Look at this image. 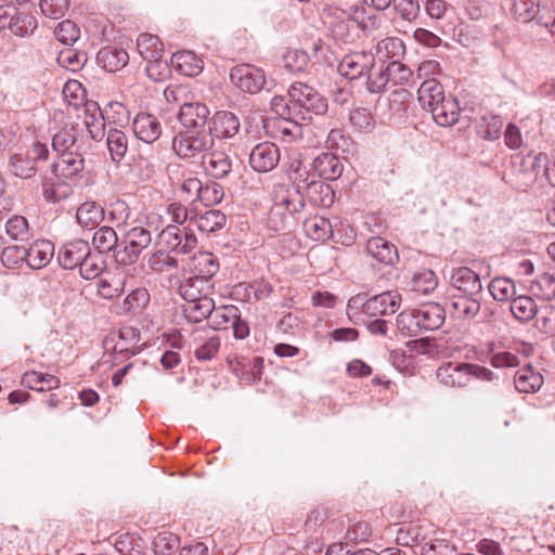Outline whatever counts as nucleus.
<instances>
[{"mask_svg":"<svg viewBox=\"0 0 555 555\" xmlns=\"http://www.w3.org/2000/svg\"><path fill=\"white\" fill-rule=\"evenodd\" d=\"M122 248L116 250L115 259L119 264L134 263L142 251L152 244V233L144 227H133L122 237Z\"/></svg>","mask_w":555,"mask_h":555,"instance_id":"obj_6","label":"nucleus"},{"mask_svg":"<svg viewBox=\"0 0 555 555\" xmlns=\"http://www.w3.org/2000/svg\"><path fill=\"white\" fill-rule=\"evenodd\" d=\"M326 146L335 152L349 154L352 151L353 142L340 129H332L326 139Z\"/></svg>","mask_w":555,"mask_h":555,"instance_id":"obj_57","label":"nucleus"},{"mask_svg":"<svg viewBox=\"0 0 555 555\" xmlns=\"http://www.w3.org/2000/svg\"><path fill=\"white\" fill-rule=\"evenodd\" d=\"M437 378L448 387H465L470 382L469 363L448 362L438 369Z\"/></svg>","mask_w":555,"mask_h":555,"instance_id":"obj_19","label":"nucleus"},{"mask_svg":"<svg viewBox=\"0 0 555 555\" xmlns=\"http://www.w3.org/2000/svg\"><path fill=\"white\" fill-rule=\"evenodd\" d=\"M509 309L520 322H528L538 313V306L529 296H515L511 301Z\"/></svg>","mask_w":555,"mask_h":555,"instance_id":"obj_41","label":"nucleus"},{"mask_svg":"<svg viewBox=\"0 0 555 555\" xmlns=\"http://www.w3.org/2000/svg\"><path fill=\"white\" fill-rule=\"evenodd\" d=\"M375 66V57L371 52L357 51L343 57L338 65V72L349 80L358 79L366 75Z\"/></svg>","mask_w":555,"mask_h":555,"instance_id":"obj_11","label":"nucleus"},{"mask_svg":"<svg viewBox=\"0 0 555 555\" xmlns=\"http://www.w3.org/2000/svg\"><path fill=\"white\" fill-rule=\"evenodd\" d=\"M209 108L201 102H184L180 105L178 119L182 130L211 131Z\"/></svg>","mask_w":555,"mask_h":555,"instance_id":"obj_9","label":"nucleus"},{"mask_svg":"<svg viewBox=\"0 0 555 555\" xmlns=\"http://www.w3.org/2000/svg\"><path fill=\"white\" fill-rule=\"evenodd\" d=\"M399 331L408 336H416L422 332L420 318H416V310L402 311L397 317Z\"/></svg>","mask_w":555,"mask_h":555,"instance_id":"obj_51","label":"nucleus"},{"mask_svg":"<svg viewBox=\"0 0 555 555\" xmlns=\"http://www.w3.org/2000/svg\"><path fill=\"white\" fill-rule=\"evenodd\" d=\"M215 130L222 138H233L240 130V120L229 111L218 112L214 116Z\"/></svg>","mask_w":555,"mask_h":555,"instance_id":"obj_38","label":"nucleus"},{"mask_svg":"<svg viewBox=\"0 0 555 555\" xmlns=\"http://www.w3.org/2000/svg\"><path fill=\"white\" fill-rule=\"evenodd\" d=\"M171 64L185 76H196L203 69V61L191 51H179L172 54Z\"/></svg>","mask_w":555,"mask_h":555,"instance_id":"obj_32","label":"nucleus"},{"mask_svg":"<svg viewBox=\"0 0 555 555\" xmlns=\"http://www.w3.org/2000/svg\"><path fill=\"white\" fill-rule=\"evenodd\" d=\"M106 145L112 160L119 163L128 151V137L121 130L109 129L106 134Z\"/></svg>","mask_w":555,"mask_h":555,"instance_id":"obj_37","label":"nucleus"},{"mask_svg":"<svg viewBox=\"0 0 555 555\" xmlns=\"http://www.w3.org/2000/svg\"><path fill=\"white\" fill-rule=\"evenodd\" d=\"M85 145L86 135H83V127L79 124H66L52 137V147L57 154L82 151Z\"/></svg>","mask_w":555,"mask_h":555,"instance_id":"obj_10","label":"nucleus"},{"mask_svg":"<svg viewBox=\"0 0 555 555\" xmlns=\"http://www.w3.org/2000/svg\"><path fill=\"white\" fill-rule=\"evenodd\" d=\"M1 262L8 269H17L26 263V247L13 245L4 247L1 253Z\"/></svg>","mask_w":555,"mask_h":555,"instance_id":"obj_50","label":"nucleus"},{"mask_svg":"<svg viewBox=\"0 0 555 555\" xmlns=\"http://www.w3.org/2000/svg\"><path fill=\"white\" fill-rule=\"evenodd\" d=\"M389 83L388 72L383 64L377 69H372L366 74V89L371 93H380Z\"/></svg>","mask_w":555,"mask_h":555,"instance_id":"obj_52","label":"nucleus"},{"mask_svg":"<svg viewBox=\"0 0 555 555\" xmlns=\"http://www.w3.org/2000/svg\"><path fill=\"white\" fill-rule=\"evenodd\" d=\"M179 542L175 533H158L153 541L154 552L156 555H170L179 546Z\"/></svg>","mask_w":555,"mask_h":555,"instance_id":"obj_58","label":"nucleus"},{"mask_svg":"<svg viewBox=\"0 0 555 555\" xmlns=\"http://www.w3.org/2000/svg\"><path fill=\"white\" fill-rule=\"evenodd\" d=\"M511 12L518 22L529 23L540 12L539 0H512Z\"/></svg>","mask_w":555,"mask_h":555,"instance_id":"obj_43","label":"nucleus"},{"mask_svg":"<svg viewBox=\"0 0 555 555\" xmlns=\"http://www.w3.org/2000/svg\"><path fill=\"white\" fill-rule=\"evenodd\" d=\"M240 312L238 308L229 305V306H214V312L208 318L209 325L215 331L224 330L228 325H231L233 321H237V313Z\"/></svg>","mask_w":555,"mask_h":555,"instance_id":"obj_40","label":"nucleus"},{"mask_svg":"<svg viewBox=\"0 0 555 555\" xmlns=\"http://www.w3.org/2000/svg\"><path fill=\"white\" fill-rule=\"evenodd\" d=\"M68 0H40V10L47 17L59 20L68 10Z\"/></svg>","mask_w":555,"mask_h":555,"instance_id":"obj_64","label":"nucleus"},{"mask_svg":"<svg viewBox=\"0 0 555 555\" xmlns=\"http://www.w3.org/2000/svg\"><path fill=\"white\" fill-rule=\"evenodd\" d=\"M107 220L115 223L117 227L122 225L127 222L130 217V208L128 204L122 199H116L111 203L107 208Z\"/></svg>","mask_w":555,"mask_h":555,"instance_id":"obj_60","label":"nucleus"},{"mask_svg":"<svg viewBox=\"0 0 555 555\" xmlns=\"http://www.w3.org/2000/svg\"><path fill=\"white\" fill-rule=\"evenodd\" d=\"M26 264L39 270L48 266L54 255V245L48 240H37L26 248Z\"/></svg>","mask_w":555,"mask_h":555,"instance_id":"obj_22","label":"nucleus"},{"mask_svg":"<svg viewBox=\"0 0 555 555\" xmlns=\"http://www.w3.org/2000/svg\"><path fill=\"white\" fill-rule=\"evenodd\" d=\"M118 236L116 231L108 225L99 228L92 237V244L100 254L118 250Z\"/></svg>","mask_w":555,"mask_h":555,"instance_id":"obj_39","label":"nucleus"},{"mask_svg":"<svg viewBox=\"0 0 555 555\" xmlns=\"http://www.w3.org/2000/svg\"><path fill=\"white\" fill-rule=\"evenodd\" d=\"M280 162V150L274 143L257 144L249 154V164L258 172L273 170Z\"/></svg>","mask_w":555,"mask_h":555,"instance_id":"obj_15","label":"nucleus"},{"mask_svg":"<svg viewBox=\"0 0 555 555\" xmlns=\"http://www.w3.org/2000/svg\"><path fill=\"white\" fill-rule=\"evenodd\" d=\"M37 28L36 18L27 13H20L16 10L15 16L9 27V29L16 36L24 37L34 33Z\"/></svg>","mask_w":555,"mask_h":555,"instance_id":"obj_49","label":"nucleus"},{"mask_svg":"<svg viewBox=\"0 0 555 555\" xmlns=\"http://www.w3.org/2000/svg\"><path fill=\"white\" fill-rule=\"evenodd\" d=\"M301 194L305 201L315 207H330L334 203V192L323 181L311 180Z\"/></svg>","mask_w":555,"mask_h":555,"instance_id":"obj_23","label":"nucleus"},{"mask_svg":"<svg viewBox=\"0 0 555 555\" xmlns=\"http://www.w3.org/2000/svg\"><path fill=\"white\" fill-rule=\"evenodd\" d=\"M401 295L397 291L384 292L366 299L365 314L371 317L393 314L400 307Z\"/></svg>","mask_w":555,"mask_h":555,"instance_id":"obj_18","label":"nucleus"},{"mask_svg":"<svg viewBox=\"0 0 555 555\" xmlns=\"http://www.w3.org/2000/svg\"><path fill=\"white\" fill-rule=\"evenodd\" d=\"M514 385L519 392L534 393L542 387L543 376L531 365H527L516 372Z\"/></svg>","mask_w":555,"mask_h":555,"instance_id":"obj_27","label":"nucleus"},{"mask_svg":"<svg viewBox=\"0 0 555 555\" xmlns=\"http://www.w3.org/2000/svg\"><path fill=\"white\" fill-rule=\"evenodd\" d=\"M535 327L544 334H555V308L553 306H543L538 309L535 314Z\"/></svg>","mask_w":555,"mask_h":555,"instance_id":"obj_54","label":"nucleus"},{"mask_svg":"<svg viewBox=\"0 0 555 555\" xmlns=\"http://www.w3.org/2000/svg\"><path fill=\"white\" fill-rule=\"evenodd\" d=\"M209 287L207 280L194 275L181 282L179 285V294L185 302L195 301L202 298H209L207 296Z\"/></svg>","mask_w":555,"mask_h":555,"instance_id":"obj_31","label":"nucleus"},{"mask_svg":"<svg viewBox=\"0 0 555 555\" xmlns=\"http://www.w3.org/2000/svg\"><path fill=\"white\" fill-rule=\"evenodd\" d=\"M503 121L499 116H485L482 124L478 126L479 134L487 140H495L500 137Z\"/></svg>","mask_w":555,"mask_h":555,"instance_id":"obj_61","label":"nucleus"},{"mask_svg":"<svg viewBox=\"0 0 555 555\" xmlns=\"http://www.w3.org/2000/svg\"><path fill=\"white\" fill-rule=\"evenodd\" d=\"M129 55L124 49L104 47L96 54L98 64L106 72L114 73L128 64Z\"/></svg>","mask_w":555,"mask_h":555,"instance_id":"obj_25","label":"nucleus"},{"mask_svg":"<svg viewBox=\"0 0 555 555\" xmlns=\"http://www.w3.org/2000/svg\"><path fill=\"white\" fill-rule=\"evenodd\" d=\"M310 62V57L308 53L304 50L299 49H291L285 52L283 55L284 67L289 73H300L304 72Z\"/></svg>","mask_w":555,"mask_h":555,"instance_id":"obj_47","label":"nucleus"},{"mask_svg":"<svg viewBox=\"0 0 555 555\" xmlns=\"http://www.w3.org/2000/svg\"><path fill=\"white\" fill-rule=\"evenodd\" d=\"M231 371L246 384H253L261 378L263 361L256 357L253 359L228 360Z\"/></svg>","mask_w":555,"mask_h":555,"instance_id":"obj_21","label":"nucleus"},{"mask_svg":"<svg viewBox=\"0 0 555 555\" xmlns=\"http://www.w3.org/2000/svg\"><path fill=\"white\" fill-rule=\"evenodd\" d=\"M450 284L455 291L465 296H480L482 293L480 273L469 267L452 269Z\"/></svg>","mask_w":555,"mask_h":555,"instance_id":"obj_13","label":"nucleus"},{"mask_svg":"<svg viewBox=\"0 0 555 555\" xmlns=\"http://www.w3.org/2000/svg\"><path fill=\"white\" fill-rule=\"evenodd\" d=\"M134 135L146 144L156 142L163 132L159 119L150 113H139L132 121Z\"/></svg>","mask_w":555,"mask_h":555,"instance_id":"obj_17","label":"nucleus"},{"mask_svg":"<svg viewBox=\"0 0 555 555\" xmlns=\"http://www.w3.org/2000/svg\"><path fill=\"white\" fill-rule=\"evenodd\" d=\"M5 232L11 238L15 241L26 240L29 235V225L27 219L20 215L12 216L5 222Z\"/></svg>","mask_w":555,"mask_h":555,"instance_id":"obj_56","label":"nucleus"},{"mask_svg":"<svg viewBox=\"0 0 555 555\" xmlns=\"http://www.w3.org/2000/svg\"><path fill=\"white\" fill-rule=\"evenodd\" d=\"M489 292L496 301H507L516 295V286L513 280L508 278H494L489 286Z\"/></svg>","mask_w":555,"mask_h":555,"instance_id":"obj_45","label":"nucleus"},{"mask_svg":"<svg viewBox=\"0 0 555 555\" xmlns=\"http://www.w3.org/2000/svg\"><path fill=\"white\" fill-rule=\"evenodd\" d=\"M158 244L167 247L171 253L189 254L195 249L197 238L195 234L186 229L179 228L178 225H167L158 234Z\"/></svg>","mask_w":555,"mask_h":555,"instance_id":"obj_8","label":"nucleus"},{"mask_svg":"<svg viewBox=\"0 0 555 555\" xmlns=\"http://www.w3.org/2000/svg\"><path fill=\"white\" fill-rule=\"evenodd\" d=\"M194 267L198 274L196 276L203 278L209 282V279L212 278L219 270V262L216 256L211 253L204 251L199 253L194 258Z\"/></svg>","mask_w":555,"mask_h":555,"instance_id":"obj_46","label":"nucleus"},{"mask_svg":"<svg viewBox=\"0 0 555 555\" xmlns=\"http://www.w3.org/2000/svg\"><path fill=\"white\" fill-rule=\"evenodd\" d=\"M85 168V158L81 151L57 154V159L52 164V172L57 177L73 178Z\"/></svg>","mask_w":555,"mask_h":555,"instance_id":"obj_20","label":"nucleus"},{"mask_svg":"<svg viewBox=\"0 0 555 555\" xmlns=\"http://www.w3.org/2000/svg\"><path fill=\"white\" fill-rule=\"evenodd\" d=\"M274 205L271 209V217L281 214L284 209L289 215L299 212L305 207L304 195L299 191L291 189L287 184L280 183L274 188Z\"/></svg>","mask_w":555,"mask_h":555,"instance_id":"obj_14","label":"nucleus"},{"mask_svg":"<svg viewBox=\"0 0 555 555\" xmlns=\"http://www.w3.org/2000/svg\"><path fill=\"white\" fill-rule=\"evenodd\" d=\"M313 169L324 180H335L343 172L339 158L332 153H322L313 160Z\"/></svg>","mask_w":555,"mask_h":555,"instance_id":"obj_28","label":"nucleus"},{"mask_svg":"<svg viewBox=\"0 0 555 555\" xmlns=\"http://www.w3.org/2000/svg\"><path fill=\"white\" fill-rule=\"evenodd\" d=\"M150 302V294L146 288L138 287L133 289L124 300L125 311H137L143 309Z\"/></svg>","mask_w":555,"mask_h":555,"instance_id":"obj_62","label":"nucleus"},{"mask_svg":"<svg viewBox=\"0 0 555 555\" xmlns=\"http://www.w3.org/2000/svg\"><path fill=\"white\" fill-rule=\"evenodd\" d=\"M91 253L89 243L81 238L69 241L57 253L59 263L66 270L78 268Z\"/></svg>","mask_w":555,"mask_h":555,"instance_id":"obj_16","label":"nucleus"},{"mask_svg":"<svg viewBox=\"0 0 555 555\" xmlns=\"http://www.w3.org/2000/svg\"><path fill=\"white\" fill-rule=\"evenodd\" d=\"M422 331L438 330L444 322V309L438 304H427L416 309Z\"/></svg>","mask_w":555,"mask_h":555,"instance_id":"obj_30","label":"nucleus"},{"mask_svg":"<svg viewBox=\"0 0 555 555\" xmlns=\"http://www.w3.org/2000/svg\"><path fill=\"white\" fill-rule=\"evenodd\" d=\"M451 307L457 318L470 320L475 318L480 311L479 296H465L461 295L459 298L452 300Z\"/></svg>","mask_w":555,"mask_h":555,"instance_id":"obj_42","label":"nucleus"},{"mask_svg":"<svg viewBox=\"0 0 555 555\" xmlns=\"http://www.w3.org/2000/svg\"><path fill=\"white\" fill-rule=\"evenodd\" d=\"M304 228L312 240L325 241L331 238L333 234L334 222L326 218L314 216L304 222Z\"/></svg>","mask_w":555,"mask_h":555,"instance_id":"obj_36","label":"nucleus"},{"mask_svg":"<svg viewBox=\"0 0 555 555\" xmlns=\"http://www.w3.org/2000/svg\"><path fill=\"white\" fill-rule=\"evenodd\" d=\"M205 172L214 179H223L232 171V158L225 151V143L216 145L202 158Z\"/></svg>","mask_w":555,"mask_h":555,"instance_id":"obj_12","label":"nucleus"},{"mask_svg":"<svg viewBox=\"0 0 555 555\" xmlns=\"http://www.w3.org/2000/svg\"><path fill=\"white\" fill-rule=\"evenodd\" d=\"M49 150L46 144L39 142L33 144L26 151H20L11 155L9 170L21 179H31L37 173V162L46 160Z\"/></svg>","mask_w":555,"mask_h":555,"instance_id":"obj_5","label":"nucleus"},{"mask_svg":"<svg viewBox=\"0 0 555 555\" xmlns=\"http://www.w3.org/2000/svg\"><path fill=\"white\" fill-rule=\"evenodd\" d=\"M366 251L372 258L384 264H393L398 260L397 248L380 236L367 240Z\"/></svg>","mask_w":555,"mask_h":555,"instance_id":"obj_24","label":"nucleus"},{"mask_svg":"<svg viewBox=\"0 0 555 555\" xmlns=\"http://www.w3.org/2000/svg\"><path fill=\"white\" fill-rule=\"evenodd\" d=\"M125 287V280L117 276H103L98 282V293L105 299L118 297Z\"/></svg>","mask_w":555,"mask_h":555,"instance_id":"obj_48","label":"nucleus"},{"mask_svg":"<svg viewBox=\"0 0 555 555\" xmlns=\"http://www.w3.org/2000/svg\"><path fill=\"white\" fill-rule=\"evenodd\" d=\"M190 222L193 223L201 232L211 233L224 227L227 217L220 210L208 209L203 214H195L194 217H190Z\"/></svg>","mask_w":555,"mask_h":555,"instance_id":"obj_29","label":"nucleus"},{"mask_svg":"<svg viewBox=\"0 0 555 555\" xmlns=\"http://www.w3.org/2000/svg\"><path fill=\"white\" fill-rule=\"evenodd\" d=\"M143 263L155 273H163L178 268V260L169 251L157 249L143 257Z\"/></svg>","mask_w":555,"mask_h":555,"instance_id":"obj_35","label":"nucleus"},{"mask_svg":"<svg viewBox=\"0 0 555 555\" xmlns=\"http://www.w3.org/2000/svg\"><path fill=\"white\" fill-rule=\"evenodd\" d=\"M230 79L232 83L244 92L255 94L261 90L270 91L275 82L268 79L264 72L250 64H241L231 69Z\"/></svg>","mask_w":555,"mask_h":555,"instance_id":"obj_4","label":"nucleus"},{"mask_svg":"<svg viewBox=\"0 0 555 555\" xmlns=\"http://www.w3.org/2000/svg\"><path fill=\"white\" fill-rule=\"evenodd\" d=\"M103 262L99 255L89 253V256L85 258L79 268V273L85 280H92L96 278L103 270Z\"/></svg>","mask_w":555,"mask_h":555,"instance_id":"obj_63","label":"nucleus"},{"mask_svg":"<svg viewBox=\"0 0 555 555\" xmlns=\"http://www.w3.org/2000/svg\"><path fill=\"white\" fill-rule=\"evenodd\" d=\"M418 101L424 109L431 113L441 127H449L459 120L461 108L454 98H446L443 87L436 79H427L417 90Z\"/></svg>","mask_w":555,"mask_h":555,"instance_id":"obj_1","label":"nucleus"},{"mask_svg":"<svg viewBox=\"0 0 555 555\" xmlns=\"http://www.w3.org/2000/svg\"><path fill=\"white\" fill-rule=\"evenodd\" d=\"M309 171L299 160H295L291 164L288 178L294 184L293 190L302 193V191L309 185V182L311 181L309 180Z\"/></svg>","mask_w":555,"mask_h":555,"instance_id":"obj_59","label":"nucleus"},{"mask_svg":"<svg viewBox=\"0 0 555 555\" xmlns=\"http://www.w3.org/2000/svg\"><path fill=\"white\" fill-rule=\"evenodd\" d=\"M288 98L293 112L298 117L299 122H310L312 115H323L327 111L326 100L320 95L312 87L296 81L288 89Z\"/></svg>","mask_w":555,"mask_h":555,"instance_id":"obj_2","label":"nucleus"},{"mask_svg":"<svg viewBox=\"0 0 555 555\" xmlns=\"http://www.w3.org/2000/svg\"><path fill=\"white\" fill-rule=\"evenodd\" d=\"M393 11L405 22H414L421 12L418 0H393Z\"/></svg>","mask_w":555,"mask_h":555,"instance_id":"obj_55","label":"nucleus"},{"mask_svg":"<svg viewBox=\"0 0 555 555\" xmlns=\"http://www.w3.org/2000/svg\"><path fill=\"white\" fill-rule=\"evenodd\" d=\"M214 306L215 301L210 297L189 301L183 306V314L188 322L199 323L209 318L211 312H214Z\"/></svg>","mask_w":555,"mask_h":555,"instance_id":"obj_34","label":"nucleus"},{"mask_svg":"<svg viewBox=\"0 0 555 555\" xmlns=\"http://www.w3.org/2000/svg\"><path fill=\"white\" fill-rule=\"evenodd\" d=\"M139 54L147 62L145 70L154 80L167 69V63L162 61L163 44L159 38L151 34H141L137 39Z\"/></svg>","mask_w":555,"mask_h":555,"instance_id":"obj_7","label":"nucleus"},{"mask_svg":"<svg viewBox=\"0 0 555 555\" xmlns=\"http://www.w3.org/2000/svg\"><path fill=\"white\" fill-rule=\"evenodd\" d=\"M215 139L211 131L180 130L172 139L175 154L184 160L195 162L214 147Z\"/></svg>","mask_w":555,"mask_h":555,"instance_id":"obj_3","label":"nucleus"},{"mask_svg":"<svg viewBox=\"0 0 555 555\" xmlns=\"http://www.w3.org/2000/svg\"><path fill=\"white\" fill-rule=\"evenodd\" d=\"M54 36L61 43L73 46L79 39L80 30L74 22L65 20L57 24Z\"/></svg>","mask_w":555,"mask_h":555,"instance_id":"obj_53","label":"nucleus"},{"mask_svg":"<svg viewBox=\"0 0 555 555\" xmlns=\"http://www.w3.org/2000/svg\"><path fill=\"white\" fill-rule=\"evenodd\" d=\"M22 385L39 392L49 391L60 387V379L51 374L26 372L22 376Z\"/></svg>","mask_w":555,"mask_h":555,"instance_id":"obj_33","label":"nucleus"},{"mask_svg":"<svg viewBox=\"0 0 555 555\" xmlns=\"http://www.w3.org/2000/svg\"><path fill=\"white\" fill-rule=\"evenodd\" d=\"M105 218V209L93 201H87L76 210V219L79 225L88 229L96 228Z\"/></svg>","mask_w":555,"mask_h":555,"instance_id":"obj_26","label":"nucleus"},{"mask_svg":"<svg viewBox=\"0 0 555 555\" xmlns=\"http://www.w3.org/2000/svg\"><path fill=\"white\" fill-rule=\"evenodd\" d=\"M196 348L194 356L198 361H210L218 353L221 345L220 337L218 335H211L207 338L194 337Z\"/></svg>","mask_w":555,"mask_h":555,"instance_id":"obj_44","label":"nucleus"}]
</instances>
